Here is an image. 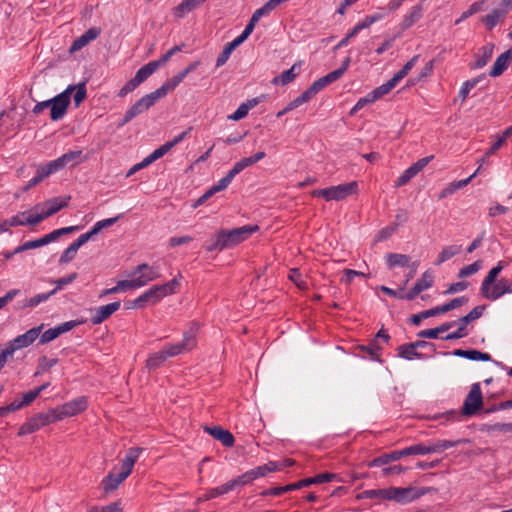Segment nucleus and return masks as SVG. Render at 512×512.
<instances>
[{
	"label": "nucleus",
	"instance_id": "1",
	"mask_svg": "<svg viewBox=\"0 0 512 512\" xmlns=\"http://www.w3.org/2000/svg\"><path fill=\"white\" fill-rule=\"evenodd\" d=\"M74 92V85H69L63 92L57 96L37 102L32 109V113L39 115L45 109L50 108V118L52 121H58L62 119L66 113L71 102V95Z\"/></svg>",
	"mask_w": 512,
	"mask_h": 512
},
{
	"label": "nucleus",
	"instance_id": "2",
	"mask_svg": "<svg viewBox=\"0 0 512 512\" xmlns=\"http://www.w3.org/2000/svg\"><path fill=\"white\" fill-rule=\"evenodd\" d=\"M179 286L180 283L177 278H174L162 285H154L146 292L141 294L138 298L134 299L132 302H129L126 308L134 309L144 307L146 304H155L163 297L175 293Z\"/></svg>",
	"mask_w": 512,
	"mask_h": 512
},
{
	"label": "nucleus",
	"instance_id": "3",
	"mask_svg": "<svg viewBox=\"0 0 512 512\" xmlns=\"http://www.w3.org/2000/svg\"><path fill=\"white\" fill-rule=\"evenodd\" d=\"M358 191V184L356 181L344 183L336 186H330L324 189H315L310 192L312 197H322L326 201H341Z\"/></svg>",
	"mask_w": 512,
	"mask_h": 512
},
{
	"label": "nucleus",
	"instance_id": "4",
	"mask_svg": "<svg viewBox=\"0 0 512 512\" xmlns=\"http://www.w3.org/2000/svg\"><path fill=\"white\" fill-rule=\"evenodd\" d=\"M257 225H245L232 230L221 229L218 233L225 248H231L246 240L252 233L258 231Z\"/></svg>",
	"mask_w": 512,
	"mask_h": 512
},
{
	"label": "nucleus",
	"instance_id": "5",
	"mask_svg": "<svg viewBox=\"0 0 512 512\" xmlns=\"http://www.w3.org/2000/svg\"><path fill=\"white\" fill-rule=\"evenodd\" d=\"M432 488L425 487H390V501L409 503L430 492Z\"/></svg>",
	"mask_w": 512,
	"mask_h": 512
},
{
	"label": "nucleus",
	"instance_id": "6",
	"mask_svg": "<svg viewBox=\"0 0 512 512\" xmlns=\"http://www.w3.org/2000/svg\"><path fill=\"white\" fill-rule=\"evenodd\" d=\"M161 97L156 91L151 92L142 98H140L135 104H133L125 113L123 119L119 123V126H124L129 123L133 118L147 111L152 107Z\"/></svg>",
	"mask_w": 512,
	"mask_h": 512
},
{
	"label": "nucleus",
	"instance_id": "7",
	"mask_svg": "<svg viewBox=\"0 0 512 512\" xmlns=\"http://www.w3.org/2000/svg\"><path fill=\"white\" fill-rule=\"evenodd\" d=\"M86 408L87 399L82 396L51 410L55 418V421H58L66 417L77 415L78 413L84 411Z\"/></svg>",
	"mask_w": 512,
	"mask_h": 512
},
{
	"label": "nucleus",
	"instance_id": "8",
	"mask_svg": "<svg viewBox=\"0 0 512 512\" xmlns=\"http://www.w3.org/2000/svg\"><path fill=\"white\" fill-rule=\"evenodd\" d=\"M43 324L37 327H33L26 331L24 334L17 336L13 340L9 341L5 347L6 351H9L10 357L13 356L14 352L18 349H22L31 345L40 335Z\"/></svg>",
	"mask_w": 512,
	"mask_h": 512
},
{
	"label": "nucleus",
	"instance_id": "9",
	"mask_svg": "<svg viewBox=\"0 0 512 512\" xmlns=\"http://www.w3.org/2000/svg\"><path fill=\"white\" fill-rule=\"evenodd\" d=\"M482 405H483V396H482L480 384L474 383L471 386V389L464 400V403H463V406L461 409V413L464 416L475 415L482 408Z\"/></svg>",
	"mask_w": 512,
	"mask_h": 512
},
{
	"label": "nucleus",
	"instance_id": "10",
	"mask_svg": "<svg viewBox=\"0 0 512 512\" xmlns=\"http://www.w3.org/2000/svg\"><path fill=\"white\" fill-rule=\"evenodd\" d=\"M56 422L53 416L52 410L47 413H38L31 418H29L25 423H23L18 431L19 436H24L27 434H31L41 427L46 426L50 423Z\"/></svg>",
	"mask_w": 512,
	"mask_h": 512
},
{
	"label": "nucleus",
	"instance_id": "11",
	"mask_svg": "<svg viewBox=\"0 0 512 512\" xmlns=\"http://www.w3.org/2000/svg\"><path fill=\"white\" fill-rule=\"evenodd\" d=\"M196 330V328H191L190 331L184 334L183 340L181 342L166 346L162 351H164L167 358L193 349L196 346Z\"/></svg>",
	"mask_w": 512,
	"mask_h": 512
},
{
	"label": "nucleus",
	"instance_id": "12",
	"mask_svg": "<svg viewBox=\"0 0 512 512\" xmlns=\"http://www.w3.org/2000/svg\"><path fill=\"white\" fill-rule=\"evenodd\" d=\"M512 293V281L508 278H501L487 287L486 290H480V294L489 301H496L505 294Z\"/></svg>",
	"mask_w": 512,
	"mask_h": 512
},
{
	"label": "nucleus",
	"instance_id": "13",
	"mask_svg": "<svg viewBox=\"0 0 512 512\" xmlns=\"http://www.w3.org/2000/svg\"><path fill=\"white\" fill-rule=\"evenodd\" d=\"M80 323L81 322H78V321H67V322H64V323L56 326V327L46 330L40 336L39 344H46L48 342L53 341L54 339L59 337L61 334L72 330Z\"/></svg>",
	"mask_w": 512,
	"mask_h": 512
},
{
	"label": "nucleus",
	"instance_id": "14",
	"mask_svg": "<svg viewBox=\"0 0 512 512\" xmlns=\"http://www.w3.org/2000/svg\"><path fill=\"white\" fill-rule=\"evenodd\" d=\"M139 273L140 275L135 279L138 287L145 286L148 282L159 278L160 274L157 268L151 267L146 263L137 266L133 275Z\"/></svg>",
	"mask_w": 512,
	"mask_h": 512
},
{
	"label": "nucleus",
	"instance_id": "15",
	"mask_svg": "<svg viewBox=\"0 0 512 512\" xmlns=\"http://www.w3.org/2000/svg\"><path fill=\"white\" fill-rule=\"evenodd\" d=\"M120 301L112 302L94 309L91 322L94 325L101 324L120 308Z\"/></svg>",
	"mask_w": 512,
	"mask_h": 512
},
{
	"label": "nucleus",
	"instance_id": "16",
	"mask_svg": "<svg viewBox=\"0 0 512 512\" xmlns=\"http://www.w3.org/2000/svg\"><path fill=\"white\" fill-rule=\"evenodd\" d=\"M204 431L211 435L214 439L220 441L225 447H232L235 439L233 434L223 429L221 426H205Z\"/></svg>",
	"mask_w": 512,
	"mask_h": 512
},
{
	"label": "nucleus",
	"instance_id": "17",
	"mask_svg": "<svg viewBox=\"0 0 512 512\" xmlns=\"http://www.w3.org/2000/svg\"><path fill=\"white\" fill-rule=\"evenodd\" d=\"M82 154V151H69L65 154H63L61 157L48 162L49 168L52 170L53 173L58 172L59 170L66 167L71 162H77V160L80 158Z\"/></svg>",
	"mask_w": 512,
	"mask_h": 512
},
{
	"label": "nucleus",
	"instance_id": "18",
	"mask_svg": "<svg viewBox=\"0 0 512 512\" xmlns=\"http://www.w3.org/2000/svg\"><path fill=\"white\" fill-rule=\"evenodd\" d=\"M512 61V50L509 49L499 55L490 69L489 75L491 77H498L508 68Z\"/></svg>",
	"mask_w": 512,
	"mask_h": 512
},
{
	"label": "nucleus",
	"instance_id": "19",
	"mask_svg": "<svg viewBox=\"0 0 512 512\" xmlns=\"http://www.w3.org/2000/svg\"><path fill=\"white\" fill-rule=\"evenodd\" d=\"M100 34V29L96 27H92L88 29L83 35L78 37L73 41L70 52H76L81 50L87 44H89L92 40L96 39Z\"/></svg>",
	"mask_w": 512,
	"mask_h": 512
},
{
	"label": "nucleus",
	"instance_id": "20",
	"mask_svg": "<svg viewBox=\"0 0 512 512\" xmlns=\"http://www.w3.org/2000/svg\"><path fill=\"white\" fill-rule=\"evenodd\" d=\"M494 50V44H486L485 46L479 49V53L477 54V58L475 62L470 63L469 67L471 69H480L487 65V63L491 60Z\"/></svg>",
	"mask_w": 512,
	"mask_h": 512
},
{
	"label": "nucleus",
	"instance_id": "21",
	"mask_svg": "<svg viewBox=\"0 0 512 512\" xmlns=\"http://www.w3.org/2000/svg\"><path fill=\"white\" fill-rule=\"evenodd\" d=\"M127 472L121 471L118 474L109 473L103 480H102V487L105 492H110L113 490H116L118 486L128 477Z\"/></svg>",
	"mask_w": 512,
	"mask_h": 512
},
{
	"label": "nucleus",
	"instance_id": "22",
	"mask_svg": "<svg viewBox=\"0 0 512 512\" xmlns=\"http://www.w3.org/2000/svg\"><path fill=\"white\" fill-rule=\"evenodd\" d=\"M454 356L466 358L472 361H491V355L488 353L481 352L476 349H470V350H463V349H456L452 352Z\"/></svg>",
	"mask_w": 512,
	"mask_h": 512
},
{
	"label": "nucleus",
	"instance_id": "23",
	"mask_svg": "<svg viewBox=\"0 0 512 512\" xmlns=\"http://www.w3.org/2000/svg\"><path fill=\"white\" fill-rule=\"evenodd\" d=\"M477 173H478V170H476L472 175H470L466 179L450 183L447 187L442 189V191L438 195V198L444 199V198L448 197L449 195H452L459 189H462L463 187H465L466 185H468L471 182V180L476 176Z\"/></svg>",
	"mask_w": 512,
	"mask_h": 512
},
{
	"label": "nucleus",
	"instance_id": "24",
	"mask_svg": "<svg viewBox=\"0 0 512 512\" xmlns=\"http://www.w3.org/2000/svg\"><path fill=\"white\" fill-rule=\"evenodd\" d=\"M142 451H143V449L140 447H133L127 451V454L125 455L124 459L122 460V471L123 472H127L128 475L131 474L133 466Z\"/></svg>",
	"mask_w": 512,
	"mask_h": 512
},
{
	"label": "nucleus",
	"instance_id": "25",
	"mask_svg": "<svg viewBox=\"0 0 512 512\" xmlns=\"http://www.w3.org/2000/svg\"><path fill=\"white\" fill-rule=\"evenodd\" d=\"M249 162L250 161H248L246 157L236 162L232 169L228 171L226 176L220 179L221 183L227 188L237 174L250 166Z\"/></svg>",
	"mask_w": 512,
	"mask_h": 512
},
{
	"label": "nucleus",
	"instance_id": "26",
	"mask_svg": "<svg viewBox=\"0 0 512 512\" xmlns=\"http://www.w3.org/2000/svg\"><path fill=\"white\" fill-rule=\"evenodd\" d=\"M506 14L507 9H493L491 13L481 18V22L485 25L487 30H492Z\"/></svg>",
	"mask_w": 512,
	"mask_h": 512
},
{
	"label": "nucleus",
	"instance_id": "27",
	"mask_svg": "<svg viewBox=\"0 0 512 512\" xmlns=\"http://www.w3.org/2000/svg\"><path fill=\"white\" fill-rule=\"evenodd\" d=\"M469 442H470V440L467 439V438L458 439V440H455V441H451V440H437L436 442L429 444L430 453H439V452H442V451L447 450L449 448L455 447V446H457L459 444L469 443Z\"/></svg>",
	"mask_w": 512,
	"mask_h": 512
},
{
	"label": "nucleus",
	"instance_id": "28",
	"mask_svg": "<svg viewBox=\"0 0 512 512\" xmlns=\"http://www.w3.org/2000/svg\"><path fill=\"white\" fill-rule=\"evenodd\" d=\"M53 174L52 170L49 168L48 164H44L38 167L36 171V175L29 180L27 185L24 187V191H28L29 189L35 187L40 182H42L45 178L49 177Z\"/></svg>",
	"mask_w": 512,
	"mask_h": 512
},
{
	"label": "nucleus",
	"instance_id": "29",
	"mask_svg": "<svg viewBox=\"0 0 512 512\" xmlns=\"http://www.w3.org/2000/svg\"><path fill=\"white\" fill-rule=\"evenodd\" d=\"M301 63L297 62L292 65L288 70L283 71L280 76L273 79V83H280L281 85H287L292 82L299 73Z\"/></svg>",
	"mask_w": 512,
	"mask_h": 512
},
{
	"label": "nucleus",
	"instance_id": "30",
	"mask_svg": "<svg viewBox=\"0 0 512 512\" xmlns=\"http://www.w3.org/2000/svg\"><path fill=\"white\" fill-rule=\"evenodd\" d=\"M505 266H506L505 261H499L497 263V265L495 267H493L488 272V274L486 275V277L482 281L480 290H486L487 291V287L491 286V284H494V282L497 281V277L499 276L501 271L505 268Z\"/></svg>",
	"mask_w": 512,
	"mask_h": 512
},
{
	"label": "nucleus",
	"instance_id": "31",
	"mask_svg": "<svg viewBox=\"0 0 512 512\" xmlns=\"http://www.w3.org/2000/svg\"><path fill=\"white\" fill-rule=\"evenodd\" d=\"M206 0H183L174 11V14L178 18H182L185 14L193 11L195 8L199 7Z\"/></svg>",
	"mask_w": 512,
	"mask_h": 512
},
{
	"label": "nucleus",
	"instance_id": "32",
	"mask_svg": "<svg viewBox=\"0 0 512 512\" xmlns=\"http://www.w3.org/2000/svg\"><path fill=\"white\" fill-rule=\"evenodd\" d=\"M358 499H379L390 501V488L365 490L358 494Z\"/></svg>",
	"mask_w": 512,
	"mask_h": 512
},
{
	"label": "nucleus",
	"instance_id": "33",
	"mask_svg": "<svg viewBox=\"0 0 512 512\" xmlns=\"http://www.w3.org/2000/svg\"><path fill=\"white\" fill-rule=\"evenodd\" d=\"M486 309V305H479L474 307L467 315L461 317L458 321V326L466 328V326L473 321L479 319Z\"/></svg>",
	"mask_w": 512,
	"mask_h": 512
},
{
	"label": "nucleus",
	"instance_id": "34",
	"mask_svg": "<svg viewBox=\"0 0 512 512\" xmlns=\"http://www.w3.org/2000/svg\"><path fill=\"white\" fill-rule=\"evenodd\" d=\"M422 17V7L420 5L414 6L411 11L404 16V19L401 23V29L406 30L410 28L414 23H416Z\"/></svg>",
	"mask_w": 512,
	"mask_h": 512
},
{
	"label": "nucleus",
	"instance_id": "35",
	"mask_svg": "<svg viewBox=\"0 0 512 512\" xmlns=\"http://www.w3.org/2000/svg\"><path fill=\"white\" fill-rule=\"evenodd\" d=\"M70 197H67L65 199L60 198H52L48 201H46L43 204V207L46 208V215H53L60 211L62 208H65L68 205V200Z\"/></svg>",
	"mask_w": 512,
	"mask_h": 512
},
{
	"label": "nucleus",
	"instance_id": "36",
	"mask_svg": "<svg viewBox=\"0 0 512 512\" xmlns=\"http://www.w3.org/2000/svg\"><path fill=\"white\" fill-rule=\"evenodd\" d=\"M157 64L153 63L152 61L142 66L133 77L135 79V82H138L139 84L143 83L145 80H147L148 77H150L156 70H157Z\"/></svg>",
	"mask_w": 512,
	"mask_h": 512
},
{
	"label": "nucleus",
	"instance_id": "37",
	"mask_svg": "<svg viewBox=\"0 0 512 512\" xmlns=\"http://www.w3.org/2000/svg\"><path fill=\"white\" fill-rule=\"evenodd\" d=\"M387 264L390 269L395 266H408L410 257L405 254L389 253L386 256Z\"/></svg>",
	"mask_w": 512,
	"mask_h": 512
},
{
	"label": "nucleus",
	"instance_id": "38",
	"mask_svg": "<svg viewBox=\"0 0 512 512\" xmlns=\"http://www.w3.org/2000/svg\"><path fill=\"white\" fill-rule=\"evenodd\" d=\"M461 251L460 245H451L446 246L442 249V251L439 253L436 265H440L443 262L449 260L450 258L454 257L455 255L459 254Z\"/></svg>",
	"mask_w": 512,
	"mask_h": 512
},
{
	"label": "nucleus",
	"instance_id": "39",
	"mask_svg": "<svg viewBox=\"0 0 512 512\" xmlns=\"http://www.w3.org/2000/svg\"><path fill=\"white\" fill-rule=\"evenodd\" d=\"M226 187L219 180L215 185L209 188L202 196H200L195 203L192 205L193 208H197L198 206L204 204L210 197H212L215 193L225 190Z\"/></svg>",
	"mask_w": 512,
	"mask_h": 512
},
{
	"label": "nucleus",
	"instance_id": "40",
	"mask_svg": "<svg viewBox=\"0 0 512 512\" xmlns=\"http://www.w3.org/2000/svg\"><path fill=\"white\" fill-rule=\"evenodd\" d=\"M167 359V356L165 355L164 351H159L156 353L151 354L148 359L146 360V368L149 371L155 370L158 367H160Z\"/></svg>",
	"mask_w": 512,
	"mask_h": 512
},
{
	"label": "nucleus",
	"instance_id": "41",
	"mask_svg": "<svg viewBox=\"0 0 512 512\" xmlns=\"http://www.w3.org/2000/svg\"><path fill=\"white\" fill-rule=\"evenodd\" d=\"M181 82H182V80L176 74L171 79H168L167 81H165L162 84V86L160 88L156 89L155 91L161 98H163L164 96L167 95L168 92L174 90Z\"/></svg>",
	"mask_w": 512,
	"mask_h": 512
},
{
	"label": "nucleus",
	"instance_id": "42",
	"mask_svg": "<svg viewBox=\"0 0 512 512\" xmlns=\"http://www.w3.org/2000/svg\"><path fill=\"white\" fill-rule=\"evenodd\" d=\"M487 2V0H479L477 2H474L473 4L470 5V7L461 14L460 18H458L456 21H455V24L458 25L460 24L462 21L466 20L467 18H469L470 16L482 11L484 9V4Z\"/></svg>",
	"mask_w": 512,
	"mask_h": 512
},
{
	"label": "nucleus",
	"instance_id": "43",
	"mask_svg": "<svg viewBox=\"0 0 512 512\" xmlns=\"http://www.w3.org/2000/svg\"><path fill=\"white\" fill-rule=\"evenodd\" d=\"M484 77L485 75L483 74L471 80H467L463 83L458 94V97L461 99L462 102L466 100L470 90L473 89Z\"/></svg>",
	"mask_w": 512,
	"mask_h": 512
},
{
	"label": "nucleus",
	"instance_id": "44",
	"mask_svg": "<svg viewBox=\"0 0 512 512\" xmlns=\"http://www.w3.org/2000/svg\"><path fill=\"white\" fill-rule=\"evenodd\" d=\"M31 219H33L32 212L28 211L19 212L18 214L10 218L12 227L24 225L34 226V223L28 222Z\"/></svg>",
	"mask_w": 512,
	"mask_h": 512
},
{
	"label": "nucleus",
	"instance_id": "45",
	"mask_svg": "<svg viewBox=\"0 0 512 512\" xmlns=\"http://www.w3.org/2000/svg\"><path fill=\"white\" fill-rule=\"evenodd\" d=\"M397 351H398V355L401 358H404L407 360H412L414 358H422V356H423L421 353L417 352L416 349L410 348V343L403 344V345L399 346L397 348Z\"/></svg>",
	"mask_w": 512,
	"mask_h": 512
},
{
	"label": "nucleus",
	"instance_id": "46",
	"mask_svg": "<svg viewBox=\"0 0 512 512\" xmlns=\"http://www.w3.org/2000/svg\"><path fill=\"white\" fill-rule=\"evenodd\" d=\"M57 363H58V359L57 358L50 359V358H48L46 356L40 357L39 360H38L37 371L35 372L34 375L38 376L41 373H43L45 371H48L53 366H55Z\"/></svg>",
	"mask_w": 512,
	"mask_h": 512
},
{
	"label": "nucleus",
	"instance_id": "47",
	"mask_svg": "<svg viewBox=\"0 0 512 512\" xmlns=\"http://www.w3.org/2000/svg\"><path fill=\"white\" fill-rule=\"evenodd\" d=\"M482 260H476L474 263L464 266L459 270L458 277L466 278L477 273L482 268Z\"/></svg>",
	"mask_w": 512,
	"mask_h": 512
},
{
	"label": "nucleus",
	"instance_id": "48",
	"mask_svg": "<svg viewBox=\"0 0 512 512\" xmlns=\"http://www.w3.org/2000/svg\"><path fill=\"white\" fill-rule=\"evenodd\" d=\"M308 102V99L305 97V95L302 93L301 95H299L298 97H296L294 100H292L291 102L288 103V105L282 109L281 111H279L277 113V117L280 118L282 117L283 115H285L286 113L292 111L293 109L301 106L302 104Z\"/></svg>",
	"mask_w": 512,
	"mask_h": 512
},
{
	"label": "nucleus",
	"instance_id": "49",
	"mask_svg": "<svg viewBox=\"0 0 512 512\" xmlns=\"http://www.w3.org/2000/svg\"><path fill=\"white\" fill-rule=\"evenodd\" d=\"M433 283H434L433 272L431 270H427L422 274L421 278H419L416 281L415 285L420 286L421 291H424V290L432 287Z\"/></svg>",
	"mask_w": 512,
	"mask_h": 512
},
{
	"label": "nucleus",
	"instance_id": "50",
	"mask_svg": "<svg viewBox=\"0 0 512 512\" xmlns=\"http://www.w3.org/2000/svg\"><path fill=\"white\" fill-rule=\"evenodd\" d=\"M252 478L250 476L249 471L245 472L244 474L228 481L226 484L229 487V490L232 491L238 486H244L250 482H252Z\"/></svg>",
	"mask_w": 512,
	"mask_h": 512
},
{
	"label": "nucleus",
	"instance_id": "51",
	"mask_svg": "<svg viewBox=\"0 0 512 512\" xmlns=\"http://www.w3.org/2000/svg\"><path fill=\"white\" fill-rule=\"evenodd\" d=\"M228 492H230V490H229V487L227 486V484L225 483V484H223L221 486H218V487L210 489L199 500L200 501L210 500V499H213L215 497H218V496H221L223 494H226Z\"/></svg>",
	"mask_w": 512,
	"mask_h": 512
},
{
	"label": "nucleus",
	"instance_id": "52",
	"mask_svg": "<svg viewBox=\"0 0 512 512\" xmlns=\"http://www.w3.org/2000/svg\"><path fill=\"white\" fill-rule=\"evenodd\" d=\"M326 86L323 83L322 78H319L318 80L314 81L304 92L303 94L308 99H312L318 92H320L322 89H324Z\"/></svg>",
	"mask_w": 512,
	"mask_h": 512
},
{
	"label": "nucleus",
	"instance_id": "53",
	"mask_svg": "<svg viewBox=\"0 0 512 512\" xmlns=\"http://www.w3.org/2000/svg\"><path fill=\"white\" fill-rule=\"evenodd\" d=\"M336 477H337L336 474L326 472V473L318 474L314 477L306 478V481H307V485L309 486L311 484H321V483H325V482H330V481L334 480Z\"/></svg>",
	"mask_w": 512,
	"mask_h": 512
},
{
	"label": "nucleus",
	"instance_id": "54",
	"mask_svg": "<svg viewBox=\"0 0 512 512\" xmlns=\"http://www.w3.org/2000/svg\"><path fill=\"white\" fill-rule=\"evenodd\" d=\"M483 430L487 432L499 431L504 433H512V422L511 423H494L485 424Z\"/></svg>",
	"mask_w": 512,
	"mask_h": 512
},
{
	"label": "nucleus",
	"instance_id": "55",
	"mask_svg": "<svg viewBox=\"0 0 512 512\" xmlns=\"http://www.w3.org/2000/svg\"><path fill=\"white\" fill-rule=\"evenodd\" d=\"M57 291V288L51 290L50 292L48 293H42V294H37L33 297H31L25 306L27 307H35L37 305H39L41 302H44L46 300H48L52 295H54Z\"/></svg>",
	"mask_w": 512,
	"mask_h": 512
},
{
	"label": "nucleus",
	"instance_id": "56",
	"mask_svg": "<svg viewBox=\"0 0 512 512\" xmlns=\"http://www.w3.org/2000/svg\"><path fill=\"white\" fill-rule=\"evenodd\" d=\"M416 175V172L410 166L398 177V179L395 181L394 186L396 188L402 187L409 183L410 180L413 179Z\"/></svg>",
	"mask_w": 512,
	"mask_h": 512
},
{
	"label": "nucleus",
	"instance_id": "57",
	"mask_svg": "<svg viewBox=\"0 0 512 512\" xmlns=\"http://www.w3.org/2000/svg\"><path fill=\"white\" fill-rule=\"evenodd\" d=\"M405 453H407L408 456H410V455H427V454H431L430 453L429 444L426 445V444H423V443H419V444H415V445L406 447V452Z\"/></svg>",
	"mask_w": 512,
	"mask_h": 512
},
{
	"label": "nucleus",
	"instance_id": "58",
	"mask_svg": "<svg viewBox=\"0 0 512 512\" xmlns=\"http://www.w3.org/2000/svg\"><path fill=\"white\" fill-rule=\"evenodd\" d=\"M171 150L170 146L166 142L156 150H154L150 155L146 157L147 162L152 164L154 161L158 160L159 158L163 157L166 153H168Z\"/></svg>",
	"mask_w": 512,
	"mask_h": 512
},
{
	"label": "nucleus",
	"instance_id": "59",
	"mask_svg": "<svg viewBox=\"0 0 512 512\" xmlns=\"http://www.w3.org/2000/svg\"><path fill=\"white\" fill-rule=\"evenodd\" d=\"M393 88L394 86L392 85V82L388 80L386 83L380 85L372 91V98L378 100L384 95L388 94Z\"/></svg>",
	"mask_w": 512,
	"mask_h": 512
},
{
	"label": "nucleus",
	"instance_id": "60",
	"mask_svg": "<svg viewBox=\"0 0 512 512\" xmlns=\"http://www.w3.org/2000/svg\"><path fill=\"white\" fill-rule=\"evenodd\" d=\"M33 211H36L35 213L32 212L33 219L29 220L28 222L34 223L35 225L42 222L44 219L50 217L51 215H46V209H43V205H36L33 208Z\"/></svg>",
	"mask_w": 512,
	"mask_h": 512
},
{
	"label": "nucleus",
	"instance_id": "61",
	"mask_svg": "<svg viewBox=\"0 0 512 512\" xmlns=\"http://www.w3.org/2000/svg\"><path fill=\"white\" fill-rule=\"evenodd\" d=\"M360 349L366 351L373 359H378L381 351V347L377 344L376 339L367 346H360Z\"/></svg>",
	"mask_w": 512,
	"mask_h": 512
},
{
	"label": "nucleus",
	"instance_id": "62",
	"mask_svg": "<svg viewBox=\"0 0 512 512\" xmlns=\"http://www.w3.org/2000/svg\"><path fill=\"white\" fill-rule=\"evenodd\" d=\"M289 279L293 281L298 288L302 290L307 288V283L301 279V274L297 268L290 270Z\"/></svg>",
	"mask_w": 512,
	"mask_h": 512
},
{
	"label": "nucleus",
	"instance_id": "63",
	"mask_svg": "<svg viewBox=\"0 0 512 512\" xmlns=\"http://www.w3.org/2000/svg\"><path fill=\"white\" fill-rule=\"evenodd\" d=\"M468 302V298L466 296H461L450 300L449 302L444 304V308L446 312H449L453 309H456Z\"/></svg>",
	"mask_w": 512,
	"mask_h": 512
},
{
	"label": "nucleus",
	"instance_id": "64",
	"mask_svg": "<svg viewBox=\"0 0 512 512\" xmlns=\"http://www.w3.org/2000/svg\"><path fill=\"white\" fill-rule=\"evenodd\" d=\"M75 90L76 92L74 93L73 98L75 105L78 106L86 98L87 91L85 83H81L78 86H74V91Z\"/></svg>",
	"mask_w": 512,
	"mask_h": 512
}]
</instances>
